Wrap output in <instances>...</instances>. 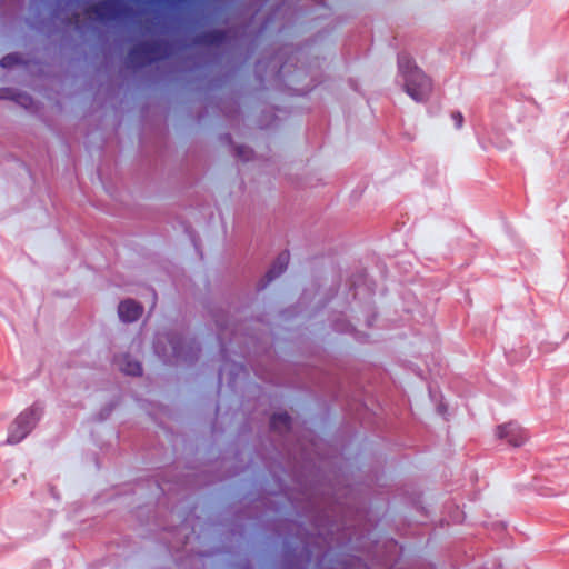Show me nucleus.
<instances>
[{"instance_id": "obj_8", "label": "nucleus", "mask_w": 569, "mask_h": 569, "mask_svg": "<svg viewBox=\"0 0 569 569\" xmlns=\"http://www.w3.org/2000/svg\"><path fill=\"white\" fill-rule=\"evenodd\" d=\"M143 313V307L133 299H124L118 306V316L122 322L137 321Z\"/></svg>"}, {"instance_id": "obj_4", "label": "nucleus", "mask_w": 569, "mask_h": 569, "mask_svg": "<svg viewBox=\"0 0 569 569\" xmlns=\"http://www.w3.org/2000/svg\"><path fill=\"white\" fill-rule=\"evenodd\" d=\"M277 77L282 81L288 80L290 84H298L302 77H307V70L305 68L295 66V70L290 71V66L286 61L280 66L279 70L277 71ZM317 84L318 83L312 80L311 83H308L302 88L289 86V89L292 90L296 94L305 96L309 93L313 88H316Z\"/></svg>"}, {"instance_id": "obj_19", "label": "nucleus", "mask_w": 569, "mask_h": 569, "mask_svg": "<svg viewBox=\"0 0 569 569\" xmlns=\"http://www.w3.org/2000/svg\"><path fill=\"white\" fill-rule=\"evenodd\" d=\"M16 89L2 87L0 88V100H10L13 97Z\"/></svg>"}, {"instance_id": "obj_17", "label": "nucleus", "mask_w": 569, "mask_h": 569, "mask_svg": "<svg viewBox=\"0 0 569 569\" xmlns=\"http://www.w3.org/2000/svg\"><path fill=\"white\" fill-rule=\"evenodd\" d=\"M297 549L292 546L286 548L284 551V569H298Z\"/></svg>"}, {"instance_id": "obj_11", "label": "nucleus", "mask_w": 569, "mask_h": 569, "mask_svg": "<svg viewBox=\"0 0 569 569\" xmlns=\"http://www.w3.org/2000/svg\"><path fill=\"white\" fill-rule=\"evenodd\" d=\"M140 48L143 49L147 57H157V61L163 59L167 54L166 43L162 39L142 41Z\"/></svg>"}, {"instance_id": "obj_13", "label": "nucleus", "mask_w": 569, "mask_h": 569, "mask_svg": "<svg viewBox=\"0 0 569 569\" xmlns=\"http://www.w3.org/2000/svg\"><path fill=\"white\" fill-rule=\"evenodd\" d=\"M119 368L124 375L128 376L139 377L142 375L141 363L129 353L121 356L119 360Z\"/></svg>"}, {"instance_id": "obj_24", "label": "nucleus", "mask_w": 569, "mask_h": 569, "mask_svg": "<svg viewBox=\"0 0 569 569\" xmlns=\"http://www.w3.org/2000/svg\"><path fill=\"white\" fill-rule=\"evenodd\" d=\"M239 569H253L252 565L249 562V560H246L243 563L240 565Z\"/></svg>"}, {"instance_id": "obj_9", "label": "nucleus", "mask_w": 569, "mask_h": 569, "mask_svg": "<svg viewBox=\"0 0 569 569\" xmlns=\"http://www.w3.org/2000/svg\"><path fill=\"white\" fill-rule=\"evenodd\" d=\"M229 41V33L223 29H210L201 32L196 38V43L206 47H218Z\"/></svg>"}, {"instance_id": "obj_16", "label": "nucleus", "mask_w": 569, "mask_h": 569, "mask_svg": "<svg viewBox=\"0 0 569 569\" xmlns=\"http://www.w3.org/2000/svg\"><path fill=\"white\" fill-rule=\"evenodd\" d=\"M11 101L24 109H29L33 104V98L29 93L19 90L14 91Z\"/></svg>"}, {"instance_id": "obj_22", "label": "nucleus", "mask_w": 569, "mask_h": 569, "mask_svg": "<svg viewBox=\"0 0 569 569\" xmlns=\"http://www.w3.org/2000/svg\"><path fill=\"white\" fill-rule=\"evenodd\" d=\"M335 329L338 330V331H341V332L348 331L349 330V323H346V325H342V326H339L338 323H336L335 325Z\"/></svg>"}, {"instance_id": "obj_5", "label": "nucleus", "mask_w": 569, "mask_h": 569, "mask_svg": "<svg viewBox=\"0 0 569 569\" xmlns=\"http://www.w3.org/2000/svg\"><path fill=\"white\" fill-rule=\"evenodd\" d=\"M96 18L101 22L118 20L124 13H129L132 9L123 6L114 0H107L96 4L92 9Z\"/></svg>"}, {"instance_id": "obj_25", "label": "nucleus", "mask_w": 569, "mask_h": 569, "mask_svg": "<svg viewBox=\"0 0 569 569\" xmlns=\"http://www.w3.org/2000/svg\"><path fill=\"white\" fill-rule=\"evenodd\" d=\"M222 383V368L218 371V387H220Z\"/></svg>"}, {"instance_id": "obj_15", "label": "nucleus", "mask_w": 569, "mask_h": 569, "mask_svg": "<svg viewBox=\"0 0 569 569\" xmlns=\"http://www.w3.org/2000/svg\"><path fill=\"white\" fill-rule=\"evenodd\" d=\"M20 64H23V59L17 52L8 53L0 59V67L3 69H10Z\"/></svg>"}, {"instance_id": "obj_18", "label": "nucleus", "mask_w": 569, "mask_h": 569, "mask_svg": "<svg viewBox=\"0 0 569 569\" xmlns=\"http://www.w3.org/2000/svg\"><path fill=\"white\" fill-rule=\"evenodd\" d=\"M253 153V150L247 146H234V156L242 161L251 160Z\"/></svg>"}, {"instance_id": "obj_21", "label": "nucleus", "mask_w": 569, "mask_h": 569, "mask_svg": "<svg viewBox=\"0 0 569 569\" xmlns=\"http://www.w3.org/2000/svg\"><path fill=\"white\" fill-rule=\"evenodd\" d=\"M221 140L228 144H232L233 141H232V136L230 133H224L222 134L221 137Z\"/></svg>"}, {"instance_id": "obj_12", "label": "nucleus", "mask_w": 569, "mask_h": 569, "mask_svg": "<svg viewBox=\"0 0 569 569\" xmlns=\"http://www.w3.org/2000/svg\"><path fill=\"white\" fill-rule=\"evenodd\" d=\"M128 58L130 63L137 69L157 61V57H147L143 49L140 48V43L129 50Z\"/></svg>"}, {"instance_id": "obj_7", "label": "nucleus", "mask_w": 569, "mask_h": 569, "mask_svg": "<svg viewBox=\"0 0 569 569\" xmlns=\"http://www.w3.org/2000/svg\"><path fill=\"white\" fill-rule=\"evenodd\" d=\"M290 253L283 250L278 254L271 267L267 270L264 277L257 284L258 290H263L271 281L281 276L288 268Z\"/></svg>"}, {"instance_id": "obj_3", "label": "nucleus", "mask_w": 569, "mask_h": 569, "mask_svg": "<svg viewBox=\"0 0 569 569\" xmlns=\"http://www.w3.org/2000/svg\"><path fill=\"white\" fill-rule=\"evenodd\" d=\"M42 415L43 406L39 401L20 412L9 428L6 442L9 445L21 442L33 430Z\"/></svg>"}, {"instance_id": "obj_1", "label": "nucleus", "mask_w": 569, "mask_h": 569, "mask_svg": "<svg viewBox=\"0 0 569 569\" xmlns=\"http://www.w3.org/2000/svg\"><path fill=\"white\" fill-rule=\"evenodd\" d=\"M398 70L406 93L416 102L427 101L432 90V81L408 53L398 54Z\"/></svg>"}, {"instance_id": "obj_6", "label": "nucleus", "mask_w": 569, "mask_h": 569, "mask_svg": "<svg viewBox=\"0 0 569 569\" xmlns=\"http://www.w3.org/2000/svg\"><path fill=\"white\" fill-rule=\"evenodd\" d=\"M497 437L499 439H505L507 442L513 447L522 446L527 439V431L517 422H508L497 427Z\"/></svg>"}, {"instance_id": "obj_14", "label": "nucleus", "mask_w": 569, "mask_h": 569, "mask_svg": "<svg viewBox=\"0 0 569 569\" xmlns=\"http://www.w3.org/2000/svg\"><path fill=\"white\" fill-rule=\"evenodd\" d=\"M218 326H219V332L217 333V338L219 341V351H220L222 359L227 360L229 352H230V348L228 346L229 342L226 340V327L222 326L221 323H218Z\"/></svg>"}, {"instance_id": "obj_10", "label": "nucleus", "mask_w": 569, "mask_h": 569, "mask_svg": "<svg viewBox=\"0 0 569 569\" xmlns=\"http://www.w3.org/2000/svg\"><path fill=\"white\" fill-rule=\"evenodd\" d=\"M269 427H270V430L273 432H279V433L290 432L292 429V418L286 411L274 412L270 416Z\"/></svg>"}, {"instance_id": "obj_23", "label": "nucleus", "mask_w": 569, "mask_h": 569, "mask_svg": "<svg viewBox=\"0 0 569 569\" xmlns=\"http://www.w3.org/2000/svg\"><path fill=\"white\" fill-rule=\"evenodd\" d=\"M112 409H113V406L110 405L109 408L106 410V413H103V412L100 413V419L101 420L106 419V417L112 411Z\"/></svg>"}, {"instance_id": "obj_2", "label": "nucleus", "mask_w": 569, "mask_h": 569, "mask_svg": "<svg viewBox=\"0 0 569 569\" xmlns=\"http://www.w3.org/2000/svg\"><path fill=\"white\" fill-rule=\"evenodd\" d=\"M166 340L170 346V353L166 348L161 349L160 339H158L154 349L159 355L171 357L177 363L193 365L198 361L201 347L196 338L182 332L170 331L166 335Z\"/></svg>"}, {"instance_id": "obj_20", "label": "nucleus", "mask_w": 569, "mask_h": 569, "mask_svg": "<svg viewBox=\"0 0 569 569\" xmlns=\"http://www.w3.org/2000/svg\"><path fill=\"white\" fill-rule=\"evenodd\" d=\"M451 119L455 123L456 129L462 128L463 124V116L460 111H455L451 113Z\"/></svg>"}]
</instances>
